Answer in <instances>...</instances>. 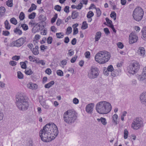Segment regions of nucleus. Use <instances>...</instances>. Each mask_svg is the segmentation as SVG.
<instances>
[{"label":"nucleus","instance_id":"4","mask_svg":"<svg viewBox=\"0 0 146 146\" xmlns=\"http://www.w3.org/2000/svg\"><path fill=\"white\" fill-rule=\"evenodd\" d=\"M111 56L110 53L106 51H101L97 53L95 56V60L98 63L104 64L109 60Z\"/></svg>","mask_w":146,"mask_h":146},{"label":"nucleus","instance_id":"1","mask_svg":"<svg viewBox=\"0 0 146 146\" xmlns=\"http://www.w3.org/2000/svg\"><path fill=\"white\" fill-rule=\"evenodd\" d=\"M58 133L57 127L52 123L46 124L39 132V135L41 140L44 142H49L54 139Z\"/></svg>","mask_w":146,"mask_h":146},{"label":"nucleus","instance_id":"31","mask_svg":"<svg viewBox=\"0 0 146 146\" xmlns=\"http://www.w3.org/2000/svg\"><path fill=\"white\" fill-rule=\"evenodd\" d=\"M128 133V132L127 129H125L123 132L124 138V139H126L127 138Z\"/></svg>","mask_w":146,"mask_h":146},{"label":"nucleus","instance_id":"30","mask_svg":"<svg viewBox=\"0 0 146 146\" xmlns=\"http://www.w3.org/2000/svg\"><path fill=\"white\" fill-rule=\"evenodd\" d=\"M94 15V13L92 11H89L87 15V17L89 18H91Z\"/></svg>","mask_w":146,"mask_h":146},{"label":"nucleus","instance_id":"37","mask_svg":"<svg viewBox=\"0 0 146 146\" xmlns=\"http://www.w3.org/2000/svg\"><path fill=\"white\" fill-rule=\"evenodd\" d=\"M72 31V27H68L67 29L66 33L67 35H68L71 33Z\"/></svg>","mask_w":146,"mask_h":146},{"label":"nucleus","instance_id":"63","mask_svg":"<svg viewBox=\"0 0 146 146\" xmlns=\"http://www.w3.org/2000/svg\"><path fill=\"white\" fill-rule=\"evenodd\" d=\"M61 64L63 65L64 66L67 63V60L65 59L61 61Z\"/></svg>","mask_w":146,"mask_h":146},{"label":"nucleus","instance_id":"12","mask_svg":"<svg viewBox=\"0 0 146 146\" xmlns=\"http://www.w3.org/2000/svg\"><path fill=\"white\" fill-rule=\"evenodd\" d=\"M44 27L43 25L37 24L33 28L32 31L34 33L39 32L40 30H42L43 29Z\"/></svg>","mask_w":146,"mask_h":146},{"label":"nucleus","instance_id":"11","mask_svg":"<svg viewBox=\"0 0 146 146\" xmlns=\"http://www.w3.org/2000/svg\"><path fill=\"white\" fill-rule=\"evenodd\" d=\"M138 39V37L135 33H132L129 36V41L130 44H133L136 42Z\"/></svg>","mask_w":146,"mask_h":146},{"label":"nucleus","instance_id":"20","mask_svg":"<svg viewBox=\"0 0 146 146\" xmlns=\"http://www.w3.org/2000/svg\"><path fill=\"white\" fill-rule=\"evenodd\" d=\"M79 13L76 11H74L72 12L71 17L73 19H74L78 16Z\"/></svg>","mask_w":146,"mask_h":146},{"label":"nucleus","instance_id":"44","mask_svg":"<svg viewBox=\"0 0 146 146\" xmlns=\"http://www.w3.org/2000/svg\"><path fill=\"white\" fill-rule=\"evenodd\" d=\"M20 64L22 68L25 69L27 68V65L25 62H21Z\"/></svg>","mask_w":146,"mask_h":146},{"label":"nucleus","instance_id":"55","mask_svg":"<svg viewBox=\"0 0 146 146\" xmlns=\"http://www.w3.org/2000/svg\"><path fill=\"white\" fill-rule=\"evenodd\" d=\"M61 35V33H57L56 34V36H57V38H62L63 36V35Z\"/></svg>","mask_w":146,"mask_h":146},{"label":"nucleus","instance_id":"5","mask_svg":"<svg viewBox=\"0 0 146 146\" xmlns=\"http://www.w3.org/2000/svg\"><path fill=\"white\" fill-rule=\"evenodd\" d=\"M77 113L71 110H68L66 111L63 115L64 121L70 124L74 123L77 119Z\"/></svg>","mask_w":146,"mask_h":146},{"label":"nucleus","instance_id":"46","mask_svg":"<svg viewBox=\"0 0 146 146\" xmlns=\"http://www.w3.org/2000/svg\"><path fill=\"white\" fill-rule=\"evenodd\" d=\"M97 16L100 17L101 14V11L99 8H96Z\"/></svg>","mask_w":146,"mask_h":146},{"label":"nucleus","instance_id":"60","mask_svg":"<svg viewBox=\"0 0 146 146\" xmlns=\"http://www.w3.org/2000/svg\"><path fill=\"white\" fill-rule=\"evenodd\" d=\"M51 72V70L50 68H47L45 70V72L48 75H50Z\"/></svg>","mask_w":146,"mask_h":146},{"label":"nucleus","instance_id":"17","mask_svg":"<svg viewBox=\"0 0 146 146\" xmlns=\"http://www.w3.org/2000/svg\"><path fill=\"white\" fill-rule=\"evenodd\" d=\"M138 51L139 52L140 56H143L145 54V50L143 47H140L139 48Z\"/></svg>","mask_w":146,"mask_h":146},{"label":"nucleus","instance_id":"62","mask_svg":"<svg viewBox=\"0 0 146 146\" xmlns=\"http://www.w3.org/2000/svg\"><path fill=\"white\" fill-rule=\"evenodd\" d=\"M104 31L105 33L107 35H108L110 33V32L109 29L107 28H104Z\"/></svg>","mask_w":146,"mask_h":146},{"label":"nucleus","instance_id":"39","mask_svg":"<svg viewBox=\"0 0 146 146\" xmlns=\"http://www.w3.org/2000/svg\"><path fill=\"white\" fill-rule=\"evenodd\" d=\"M21 27L24 31H26L28 29V25L26 24H21V27L19 26L20 28Z\"/></svg>","mask_w":146,"mask_h":146},{"label":"nucleus","instance_id":"21","mask_svg":"<svg viewBox=\"0 0 146 146\" xmlns=\"http://www.w3.org/2000/svg\"><path fill=\"white\" fill-rule=\"evenodd\" d=\"M19 26L20 25H19L18 27H17L14 30V31L15 33L17 34H18L19 35H21L22 33V32L21 30L19 29Z\"/></svg>","mask_w":146,"mask_h":146},{"label":"nucleus","instance_id":"10","mask_svg":"<svg viewBox=\"0 0 146 146\" xmlns=\"http://www.w3.org/2000/svg\"><path fill=\"white\" fill-rule=\"evenodd\" d=\"M26 38L24 36L18 39L13 41L11 43L13 46L20 47L22 46L26 41Z\"/></svg>","mask_w":146,"mask_h":146},{"label":"nucleus","instance_id":"59","mask_svg":"<svg viewBox=\"0 0 146 146\" xmlns=\"http://www.w3.org/2000/svg\"><path fill=\"white\" fill-rule=\"evenodd\" d=\"M47 47L45 46L44 45H42L40 46V50H41L44 51V50L46 49L47 48Z\"/></svg>","mask_w":146,"mask_h":146},{"label":"nucleus","instance_id":"56","mask_svg":"<svg viewBox=\"0 0 146 146\" xmlns=\"http://www.w3.org/2000/svg\"><path fill=\"white\" fill-rule=\"evenodd\" d=\"M83 7V5H82L81 2H80L79 3L78 6L76 7V8L77 9L80 10V9Z\"/></svg>","mask_w":146,"mask_h":146},{"label":"nucleus","instance_id":"49","mask_svg":"<svg viewBox=\"0 0 146 146\" xmlns=\"http://www.w3.org/2000/svg\"><path fill=\"white\" fill-rule=\"evenodd\" d=\"M62 23H64V22L60 19L58 18L56 21V24L58 26H59Z\"/></svg>","mask_w":146,"mask_h":146},{"label":"nucleus","instance_id":"8","mask_svg":"<svg viewBox=\"0 0 146 146\" xmlns=\"http://www.w3.org/2000/svg\"><path fill=\"white\" fill-rule=\"evenodd\" d=\"M143 122L140 117H136L134 119L132 122L131 127L135 130H137L142 126Z\"/></svg>","mask_w":146,"mask_h":146},{"label":"nucleus","instance_id":"27","mask_svg":"<svg viewBox=\"0 0 146 146\" xmlns=\"http://www.w3.org/2000/svg\"><path fill=\"white\" fill-rule=\"evenodd\" d=\"M36 6L34 3H32L31 5V7L28 10V12H32L34 10H35L36 9Z\"/></svg>","mask_w":146,"mask_h":146},{"label":"nucleus","instance_id":"64","mask_svg":"<svg viewBox=\"0 0 146 146\" xmlns=\"http://www.w3.org/2000/svg\"><path fill=\"white\" fill-rule=\"evenodd\" d=\"M76 38H74L71 41V44L73 45H74L76 44Z\"/></svg>","mask_w":146,"mask_h":146},{"label":"nucleus","instance_id":"25","mask_svg":"<svg viewBox=\"0 0 146 146\" xmlns=\"http://www.w3.org/2000/svg\"><path fill=\"white\" fill-rule=\"evenodd\" d=\"M101 35L100 32H98L96 33L95 36V42L98 41L100 39Z\"/></svg>","mask_w":146,"mask_h":146},{"label":"nucleus","instance_id":"33","mask_svg":"<svg viewBox=\"0 0 146 146\" xmlns=\"http://www.w3.org/2000/svg\"><path fill=\"white\" fill-rule=\"evenodd\" d=\"M38 19L39 20L42 21V22H44L46 19L45 16L42 15L39 16Z\"/></svg>","mask_w":146,"mask_h":146},{"label":"nucleus","instance_id":"53","mask_svg":"<svg viewBox=\"0 0 146 146\" xmlns=\"http://www.w3.org/2000/svg\"><path fill=\"white\" fill-rule=\"evenodd\" d=\"M20 58V56H17L15 55V56H13L12 57V59L13 60H15L16 61H17L19 60Z\"/></svg>","mask_w":146,"mask_h":146},{"label":"nucleus","instance_id":"52","mask_svg":"<svg viewBox=\"0 0 146 146\" xmlns=\"http://www.w3.org/2000/svg\"><path fill=\"white\" fill-rule=\"evenodd\" d=\"M3 35L5 36H9L10 35V33L8 31H3Z\"/></svg>","mask_w":146,"mask_h":146},{"label":"nucleus","instance_id":"34","mask_svg":"<svg viewBox=\"0 0 146 146\" xmlns=\"http://www.w3.org/2000/svg\"><path fill=\"white\" fill-rule=\"evenodd\" d=\"M58 17V14L57 13H55L54 17L52 18L51 20V22L52 23H53L55 22L56 19Z\"/></svg>","mask_w":146,"mask_h":146},{"label":"nucleus","instance_id":"15","mask_svg":"<svg viewBox=\"0 0 146 146\" xmlns=\"http://www.w3.org/2000/svg\"><path fill=\"white\" fill-rule=\"evenodd\" d=\"M94 107V104L93 103L87 105L86 108V112L88 113H91Z\"/></svg>","mask_w":146,"mask_h":146},{"label":"nucleus","instance_id":"19","mask_svg":"<svg viewBox=\"0 0 146 146\" xmlns=\"http://www.w3.org/2000/svg\"><path fill=\"white\" fill-rule=\"evenodd\" d=\"M5 9L3 7H0V18L2 17L5 14Z\"/></svg>","mask_w":146,"mask_h":146},{"label":"nucleus","instance_id":"51","mask_svg":"<svg viewBox=\"0 0 146 146\" xmlns=\"http://www.w3.org/2000/svg\"><path fill=\"white\" fill-rule=\"evenodd\" d=\"M113 70V68L112 65H110L108 66L107 68V70L109 72H112Z\"/></svg>","mask_w":146,"mask_h":146},{"label":"nucleus","instance_id":"54","mask_svg":"<svg viewBox=\"0 0 146 146\" xmlns=\"http://www.w3.org/2000/svg\"><path fill=\"white\" fill-rule=\"evenodd\" d=\"M78 33V29L77 28H73V35H75Z\"/></svg>","mask_w":146,"mask_h":146},{"label":"nucleus","instance_id":"50","mask_svg":"<svg viewBox=\"0 0 146 146\" xmlns=\"http://www.w3.org/2000/svg\"><path fill=\"white\" fill-rule=\"evenodd\" d=\"M54 9L58 11H60L61 9V7L59 5H56L54 7Z\"/></svg>","mask_w":146,"mask_h":146},{"label":"nucleus","instance_id":"22","mask_svg":"<svg viewBox=\"0 0 146 146\" xmlns=\"http://www.w3.org/2000/svg\"><path fill=\"white\" fill-rule=\"evenodd\" d=\"M33 62H35L36 63H40L43 66L45 64L43 60H40L39 59H35V60H33Z\"/></svg>","mask_w":146,"mask_h":146},{"label":"nucleus","instance_id":"57","mask_svg":"<svg viewBox=\"0 0 146 146\" xmlns=\"http://www.w3.org/2000/svg\"><path fill=\"white\" fill-rule=\"evenodd\" d=\"M69 7L68 6H65L64 9V11L67 13H68L69 12Z\"/></svg>","mask_w":146,"mask_h":146},{"label":"nucleus","instance_id":"18","mask_svg":"<svg viewBox=\"0 0 146 146\" xmlns=\"http://www.w3.org/2000/svg\"><path fill=\"white\" fill-rule=\"evenodd\" d=\"M97 120L99 122L100 121L104 125H106L107 124V122L106 119L103 117H101L100 119H97Z\"/></svg>","mask_w":146,"mask_h":146},{"label":"nucleus","instance_id":"35","mask_svg":"<svg viewBox=\"0 0 146 146\" xmlns=\"http://www.w3.org/2000/svg\"><path fill=\"white\" fill-rule=\"evenodd\" d=\"M88 27V24L87 23L86 21L83 22L81 27V28L83 29H87Z\"/></svg>","mask_w":146,"mask_h":146},{"label":"nucleus","instance_id":"36","mask_svg":"<svg viewBox=\"0 0 146 146\" xmlns=\"http://www.w3.org/2000/svg\"><path fill=\"white\" fill-rule=\"evenodd\" d=\"M36 14V13L35 12L32 13L29 15V18L31 19H33L35 17Z\"/></svg>","mask_w":146,"mask_h":146},{"label":"nucleus","instance_id":"13","mask_svg":"<svg viewBox=\"0 0 146 146\" xmlns=\"http://www.w3.org/2000/svg\"><path fill=\"white\" fill-rule=\"evenodd\" d=\"M140 99L141 103L146 106V92H143L141 94Z\"/></svg>","mask_w":146,"mask_h":146},{"label":"nucleus","instance_id":"28","mask_svg":"<svg viewBox=\"0 0 146 146\" xmlns=\"http://www.w3.org/2000/svg\"><path fill=\"white\" fill-rule=\"evenodd\" d=\"M5 27L6 29L9 30L10 29L11 26L7 20L5 21L4 23Z\"/></svg>","mask_w":146,"mask_h":146},{"label":"nucleus","instance_id":"16","mask_svg":"<svg viewBox=\"0 0 146 146\" xmlns=\"http://www.w3.org/2000/svg\"><path fill=\"white\" fill-rule=\"evenodd\" d=\"M27 87L29 88L35 90L37 88V85L35 84L29 83L27 84Z\"/></svg>","mask_w":146,"mask_h":146},{"label":"nucleus","instance_id":"23","mask_svg":"<svg viewBox=\"0 0 146 146\" xmlns=\"http://www.w3.org/2000/svg\"><path fill=\"white\" fill-rule=\"evenodd\" d=\"M54 81H52L48 83L45 84L44 85V87L45 88H49L54 84Z\"/></svg>","mask_w":146,"mask_h":146},{"label":"nucleus","instance_id":"42","mask_svg":"<svg viewBox=\"0 0 146 146\" xmlns=\"http://www.w3.org/2000/svg\"><path fill=\"white\" fill-rule=\"evenodd\" d=\"M110 16L111 18H113L114 20H115L116 19V13L114 11L112 12L110 15Z\"/></svg>","mask_w":146,"mask_h":146},{"label":"nucleus","instance_id":"43","mask_svg":"<svg viewBox=\"0 0 146 146\" xmlns=\"http://www.w3.org/2000/svg\"><path fill=\"white\" fill-rule=\"evenodd\" d=\"M142 32L144 40H146V28L143 29L142 31Z\"/></svg>","mask_w":146,"mask_h":146},{"label":"nucleus","instance_id":"61","mask_svg":"<svg viewBox=\"0 0 146 146\" xmlns=\"http://www.w3.org/2000/svg\"><path fill=\"white\" fill-rule=\"evenodd\" d=\"M73 102L74 104H76L78 103L79 100L76 98H74L73 100Z\"/></svg>","mask_w":146,"mask_h":146},{"label":"nucleus","instance_id":"14","mask_svg":"<svg viewBox=\"0 0 146 146\" xmlns=\"http://www.w3.org/2000/svg\"><path fill=\"white\" fill-rule=\"evenodd\" d=\"M42 96H41L39 98V102L42 106L44 108L48 109L49 108V106L45 102V100L42 99Z\"/></svg>","mask_w":146,"mask_h":146},{"label":"nucleus","instance_id":"58","mask_svg":"<svg viewBox=\"0 0 146 146\" xmlns=\"http://www.w3.org/2000/svg\"><path fill=\"white\" fill-rule=\"evenodd\" d=\"M9 64L10 65L13 66H14L16 65V62L13 61H10L9 62Z\"/></svg>","mask_w":146,"mask_h":146},{"label":"nucleus","instance_id":"3","mask_svg":"<svg viewBox=\"0 0 146 146\" xmlns=\"http://www.w3.org/2000/svg\"><path fill=\"white\" fill-rule=\"evenodd\" d=\"M112 107L110 104L106 101H102L98 103L96 106L97 112L100 114H106L111 110Z\"/></svg>","mask_w":146,"mask_h":146},{"label":"nucleus","instance_id":"38","mask_svg":"<svg viewBox=\"0 0 146 146\" xmlns=\"http://www.w3.org/2000/svg\"><path fill=\"white\" fill-rule=\"evenodd\" d=\"M25 14L23 12H21L19 16V18L21 20H23L25 18Z\"/></svg>","mask_w":146,"mask_h":146},{"label":"nucleus","instance_id":"47","mask_svg":"<svg viewBox=\"0 0 146 146\" xmlns=\"http://www.w3.org/2000/svg\"><path fill=\"white\" fill-rule=\"evenodd\" d=\"M56 73L57 75L60 76H63V72L61 70H58L56 71Z\"/></svg>","mask_w":146,"mask_h":146},{"label":"nucleus","instance_id":"41","mask_svg":"<svg viewBox=\"0 0 146 146\" xmlns=\"http://www.w3.org/2000/svg\"><path fill=\"white\" fill-rule=\"evenodd\" d=\"M25 72L26 74L28 75H31L33 73V72L31 69H29L28 70H25Z\"/></svg>","mask_w":146,"mask_h":146},{"label":"nucleus","instance_id":"9","mask_svg":"<svg viewBox=\"0 0 146 146\" xmlns=\"http://www.w3.org/2000/svg\"><path fill=\"white\" fill-rule=\"evenodd\" d=\"M99 70L98 68L92 67L90 70L88 72V77L91 79L97 78L99 75Z\"/></svg>","mask_w":146,"mask_h":146},{"label":"nucleus","instance_id":"29","mask_svg":"<svg viewBox=\"0 0 146 146\" xmlns=\"http://www.w3.org/2000/svg\"><path fill=\"white\" fill-rule=\"evenodd\" d=\"M118 117V116L116 114H114L112 117L113 122L115 123V124H117V120Z\"/></svg>","mask_w":146,"mask_h":146},{"label":"nucleus","instance_id":"45","mask_svg":"<svg viewBox=\"0 0 146 146\" xmlns=\"http://www.w3.org/2000/svg\"><path fill=\"white\" fill-rule=\"evenodd\" d=\"M6 5L9 7H11L13 6L12 0H8L7 2Z\"/></svg>","mask_w":146,"mask_h":146},{"label":"nucleus","instance_id":"7","mask_svg":"<svg viewBox=\"0 0 146 146\" xmlns=\"http://www.w3.org/2000/svg\"><path fill=\"white\" fill-rule=\"evenodd\" d=\"M139 68V64L135 60L133 61L130 63L127 69L128 72L130 74H134L137 73Z\"/></svg>","mask_w":146,"mask_h":146},{"label":"nucleus","instance_id":"40","mask_svg":"<svg viewBox=\"0 0 146 146\" xmlns=\"http://www.w3.org/2000/svg\"><path fill=\"white\" fill-rule=\"evenodd\" d=\"M18 78L20 79H22L23 78V75L20 71L17 72Z\"/></svg>","mask_w":146,"mask_h":146},{"label":"nucleus","instance_id":"6","mask_svg":"<svg viewBox=\"0 0 146 146\" xmlns=\"http://www.w3.org/2000/svg\"><path fill=\"white\" fill-rule=\"evenodd\" d=\"M144 11L140 7L136 8L133 12L132 16L134 20L139 22L141 21L143 17Z\"/></svg>","mask_w":146,"mask_h":146},{"label":"nucleus","instance_id":"2","mask_svg":"<svg viewBox=\"0 0 146 146\" xmlns=\"http://www.w3.org/2000/svg\"><path fill=\"white\" fill-rule=\"evenodd\" d=\"M16 104L20 110L25 111L27 110L29 104L26 96L21 94H18L16 96Z\"/></svg>","mask_w":146,"mask_h":146},{"label":"nucleus","instance_id":"48","mask_svg":"<svg viewBox=\"0 0 146 146\" xmlns=\"http://www.w3.org/2000/svg\"><path fill=\"white\" fill-rule=\"evenodd\" d=\"M52 40L53 39L52 37L49 36L47 39V43L48 44H51L52 43Z\"/></svg>","mask_w":146,"mask_h":146},{"label":"nucleus","instance_id":"24","mask_svg":"<svg viewBox=\"0 0 146 146\" xmlns=\"http://www.w3.org/2000/svg\"><path fill=\"white\" fill-rule=\"evenodd\" d=\"M38 46L36 45L34 48H33L32 50L33 53L35 55H37L38 54L39 52L38 51Z\"/></svg>","mask_w":146,"mask_h":146},{"label":"nucleus","instance_id":"26","mask_svg":"<svg viewBox=\"0 0 146 146\" xmlns=\"http://www.w3.org/2000/svg\"><path fill=\"white\" fill-rule=\"evenodd\" d=\"M146 78L145 74H143L142 73L141 75H139L138 76V79L140 81H143Z\"/></svg>","mask_w":146,"mask_h":146},{"label":"nucleus","instance_id":"32","mask_svg":"<svg viewBox=\"0 0 146 146\" xmlns=\"http://www.w3.org/2000/svg\"><path fill=\"white\" fill-rule=\"evenodd\" d=\"M10 21L11 23L14 25H16L17 23V20L14 17L11 18Z\"/></svg>","mask_w":146,"mask_h":146}]
</instances>
